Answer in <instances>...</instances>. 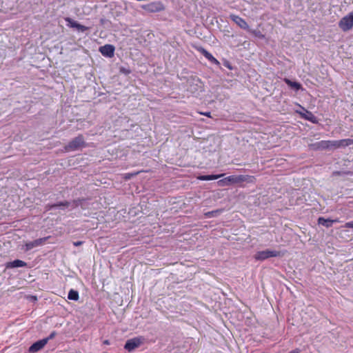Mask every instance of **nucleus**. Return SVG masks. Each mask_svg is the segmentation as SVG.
<instances>
[{
  "mask_svg": "<svg viewBox=\"0 0 353 353\" xmlns=\"http://www.w3.org/2000/svg\"><path fill=\"white\" fill-rule=\"evenodd\" d=\"M85 146L86 143L84 137L83 135L80 134L72 139L68 145L65 146V150L66 152H71L85 148Z\"/></svg>",
  "mask_w": 353,
  "mask_h": 353,
  "instance_id": "nucleus-1",
  "label": "nucleus"
},
{
  "mask_svg": "<svg viewBox=\"0 0 353 353\" xmlns=\"http://www.w3.org/2000/svg\"><path fill=\"white\" fill-rule=\"evenodd\" d=\"M283 254L281 251L265 250L262 251H258L254 256L256 261H265L272 257L282 256Z\"/></svg>",
  "mask_w": 353,
  "mask_h": 353,
  "instance_id": "nucleus-2",
  "label": "nucleus"
},
{
  "mask_svg": "<svg viewBox=\"0 0 353 353\" xmlns=\"http://www.w3.org/2000/svg\"><path fill=\"white\" fill-rule=\"evenodd\" d=\"M245 181V176L243 175H230L217 181L219 186L223 187L230 185L234 183H238Z\"/></svg>",
  "mask_w": 353,
  "mask_h": 353,
  "instance_id": "nucleus-3",
  "label": "nucleus"
},
{
  "mask_svg": "<svg viewBox=\"0 0 353 353\" xmlns=\"http://www.w3.org/2000/svg\"><path fill=\"white\" fill-rule=\"evenodd\" d=\"M339 28L344 32H347L353 28V12L343 17L339 22Z\"/></svg>",
  "mask_w": 353,
  "mask_h": 353,
  "instance_id": "nucleus-4",
  "label": "nucleus"
},
{
  "mask_svg": "<svg viewBox=\"0 0 353 353\" xmlns=\"http://www.w3.org/2000/svg\"><path fill=\"white\" fill-rule=\"evenodd\" d=\"M143 339L142 337H134L131 339H128L124 345V348L128 352H132L134 349L137 348L143 343Z\"/></svg>",
  "mask_w": 353,
  "mask_h": 353,
  "instance_id": "nucleus-5",
  "label": "nucleus"
},
{
  "mask_svg": "<svg viewBox=\"0 0 353 353\" xmlns=\"http://www.w3.org/2000/svg\"><path fill=\"white\" fill-rule=\"evenodd\" d=\"M143 8L150 12H159L163 10L165 8L161 1H154L143 6Z\"/></svg>",
  "mask_w": 353,
  "mask_h": 353,
  "instance_id": "nucleus-6",
  "label": "nucleus"
},
{
  "mask_svg": "<svg viewBox=\"0 0 353 353\" xmlns=\"http://www.w3.org/2000/svg\"><path fill=\"white\" fill-rule=\"evenodd\" d=\"M230 19L234 22L239 28L245 30H250V27L247 22L241 17L236 14H230Z\"/></svg>",
  "mask_w": 353,
  "mask_h": 353,
  "instance_id": "nucleus-7",
  "label": "nucleus"
},
{
  "mask_svg": "<svg viewBox=\"0 0 353 353\" xmlns=\"http://www.w3.org/2000/svg\"><path fill=\"white\" fill-rule=\"evenodd\" d=\"M49 237L40 238V239L34 240L32 241H29V242L26 243L25 250L29 251V250L33 249L34 248L39 247V246L43 245L44 243L46 241V240Z\"/></svg>",
  "mask_w": 353,
  "mask_h": 353,
  "instance_id": "nucleus-8",
  "label": "nucleus"
},
{
  "mask_svg": "<svg viewBox=\"0 0 353 353\" xmlns=\"http://www.w3.org/2000/svg\"><path fill=\"white\" fill-rule=\"evenodd\" d=\"M114 47L110 44H106L99 48V52L104 57L111 58L114 54Z\"/></svg>",
  "mask_w": 353,
  "mask_h": 353,
  "instance_id": "nucleus-9",
  "label": "nucleus"
},
{
  "mask_svg": "<svg viewBox=\"0 0 353 353\" xmlns=\"http://www.w3.org/2000/svg\"><path fill=\"white\" fill-rule=\"evenodd\" d=\"M47 339H41L34 343L28 349L30 353H34L41 350L46 344Z\"/></svg>",
  "mask_w": 353,
  "mask_h": 353,
  "instance_id": "nucleus-10",
  "label": "nucleus"
},
{
  "mask_svg": "<svg viewBox=\"0 0 353 353\" xmlns=\"http://www.w3.org/2000/svg\"><path fill=\"white\" fill-rule=\"evenodd\" d=\"M340 221L339 219H325L324 217H319L318 219V224L322 225L325 226L327 228H331L334 223H339Z\"/></svg>",
  "mask_w": 353,
  "mask_h": 353,
  "instance_id": "nucleus-11",
  "label": "nucleus"
},
{
  "mask_svg": "<svg viewBox=\"0 0 353 353\" xmlns=\"http://www.w3.org/2000/svg\"><path fill=\"white\" fill-rule=\"evenodd\" d=\"M310 147L314 150H329L328 140L316 142L311 144Z\"/></svg>",
  "mask_w": 353,
  "mask_h": 353,
  "instance_id": "nucleus-12",
  "label": "nucleus"
},
{
  "mask_svg": "<svg viewBox=\"0 0 353 353\" xmlns=\"http://www.w3.org/2000/svg\"><path fill=\"white\" fill-rule=\"evenodd\" d=\"M199 51L211 63L217 65L220 64L219 61L216 58H214L211 53H210L203 48H200Z\"/></svg>",
  "mask_w": 353,
  "mask_h": 353,
  "instance_id": "nucleus-13",
  "label": "nucleus"
},
{
  "mask_svg": "<svg viewBox=\"0 0 353 353\" xmlns=\"http://www.w3.org/2000/svg\"><path fill=\"white\" fill-rule=\"evenodd\" d=\"M304 113L300 112L302 118L312 122V123H318V119L311 112L306 110H304Z\"/></svg>",
  "mask_w": 353,
  "mask_h": 353,
  "instance_id": "nucleus-14",
  "label": "nucleus"
},
{
  "mask_svg": "<svg viewBox=\"0 0 353 353\" xmlns=\"http://www.w3.org/2000/svg\"><path fill=\"white\" fill-rule=\"evenodd\" d=\"M27 263L21 260L16 259L11 262H9L6 265V268H23L26 267Z\"/></svg>",
  "mask_w": 353,
  "mask_h": 353,
  "instance_id": "nucleus-15",
  "label": "nucleus"
},
{
  "mask_svg": "<svg viewBox=\"0 0 353 353\" xmlns=\"http://www.w3.org/2000/svg\"><path fill=\"white\" fill-rule=\"evenodd\" d=\"M284 82L292 88L294 89L295 90H299L302 88V85L300 83L296 81H292L289 79H284Z\"/></svg>",
  "mask_w": 353,
  "mask_h": 353,
  "instance_id": "nucleus-16",
  "label": "nucleus"
},
{
  "mask_svg": "<svg viewBox=\"0 0 353 353\" xmlns=\"http://www.w3.org/2000/svg\"><path fill=\"white\" fill-rule=\"evenodd\" d=\"M223 174H209V175H201L198 176V179L201 181H211L218 179L221 177Z\"/></svg>",
  "mask_w": 353,
  "mask_h": 353,
  "instance_id": "nucleus-17",
  "label": "nucleus"
},
{
  "mask_svg": "<svg viewBox=\"0 0 353 353\" xmlns=\"http://www.w3.org/2000/svg\"><path fill=\"white\" fill-rule=\"evenodd\" d=\"M79 298V292L77 290L71 289L68 294V299L72 301H77Z\"/></svg>",
  "mask_w": 353,
  "mask_h": 353,
  "instance_id": "nucleus-18",
  "label": "nucleus"
},
{
  "mask_svg": "<svg viewBox=\"0 0 353 353\" xmlns=\"http://www.w3.org/2000/svg\"><path fill=\"white\" fill-rule=\"evenodd\" d=\"M338 141L340 145V148H345L346 146L353 145V139H345Z\"/></svg>",
  "mask_w": 353,
  "mask_h": 353,
  "instance_id": "nucleus-19",
  "label": "nucleus"
},
{
  "mask_svg": "<svg viewBox=\"0 0 353 353\" xmlns=\"http://www.w3.org/2000/svg\"><path fill=\"white\" fill-rule=\"evenodd\" d=\"M85 201V199H78L73 200L72 202H70L71 203V205H70L71 209H74L79 205L82 206L83 203Z\"/></svg>",
  "mask_w": 353,
  "mask_h": 353,
  "instance_id": "nucleus-20",
  "label": "nucleus"
},
{
  "mask_svg": "<svg viewBox=\"0 0 353 353\" xmlns=\"http://www.w3.org/2000/svg\"><path fill=\"white\" fill-rule=\"evenodd\" d=\"M55 204V208H60L61 209L63 210L65 209V208H68L71 205V203L70 201H60V202H58L57 203H54Z\"/></svg>",
  "mask_w": 353,
  "mask_h": 353,
  "instance_id": "nucleus-21",
  "label": "nucleus"
},
{
  "mask_svg": "<svg viewBox=\"0 0 353 353\" xmlns=\"http://www.w3.org/2000/svg\"><path fill=\"white\" fill-rule=\"evenodd\" d=\"M248 32H250L251 34H252L253 35H254L255 37H256L258 38H260V39L264 38V35L259 30H252L250 28V30H248Z\"/></svg>",
  "mask_w": 353,
  "mask_h": 353,
  "instance_id": "nucleus-22",
  "label": "nucleus"
},
{
  "mask_svg": "<svg viewBox=\"0 0 353 353\" xmlns=\"http://www.w3.org/2000/svg\"><path fill=\"white\" fill-rule=\"evenodd\" d=\"M329 150L332 148H339L340 145L339 143V141H331L328 140Z\"/></svg>",
  "mask_w": 353,
  "mask_h": 353,
  "instance_id": "nucleus-23",
  "label": "nucleus"
},
{
  "mask_svg": "<svg viewBox=\"0 0 353 353\" xmlns=\"http://www.w3.org/2000/svg\"><path fill=\"white\" fill-rule=\"evenodd\" d=\"M65 20H66V21L70 23V27H72V28H77V26L79 24V23H77V21L71 19L70 18H67Z\"/></svg>",
  "mask_w": 353,
  "mask_h": 353,
  "instance_id": "nucleus-24",
  "label": "nucleus"
},
{
  "mask_svg": "<svg viewBox=\"0 0 353 353\" xmlns=\"http://www.w3.org/2000/svg\"><path fill=\"white\" fill-rule=\"evenodd\" d=\"M139 173V172H130V173H126L125 174L124 179L126 180L130 179L132 177L135 176Z\"/></svg>",
  "mask_w": 353,
  "mask_h": 353,
  "instance_id": "nucleus-25",
  "label": "nucleus"
},
{
  "mask_svg": "<svg viewBox=\"0 0 353 353\" xmlns=\"http://www.w3.org/2000/svg\"><path fill=\"white\" fill-rule=\"evenodd\" d=\"M79 31L81 32H83L85 31H86L87 30H88V28L85 26H83L81 24H79L78 26H77V28Z\"/></svg>",
  "mask_w": 353,
  "mask_h": 353,
  "instance_id": "nucleus-26",
  "label": "nucleus"
},
{
  "mask_svg": "<svg viewBox=\"0 0 353 353\" xmlns=\"http://www.w3.org/2000/svg\"><path fill=\"white\" fill-rule=\"evenodd\" d=\"M54 208H55V204H54H54H47V205H46V206H45V210H46V212H47V211H50V210H53V209H54Z\"/></svg>",
  "mask_w": 353,
  "mask_h": 353,
  "instance_id": "nucleus-27",
  "label": "nucleus"
},
{
  "mask_svg": "<svg viewBox=\"0 0 353 353\" xmlns=\"http://www.w3.org/2000/svg\"><path fill=\"white\" fill-rule=\"evenodd\" d=\"M120 72L125 75L129 74L130 73V70L128 68L121 67L120 68Z\"/></svg>",
  "mask_w": 353,
  "mask_h": 353,
  "instance_id": "nucleus-28",
  "label": "nucleus"
},
{
  "mask_svg": "<svg viewBox=\"0 0 353 353\" xmlns=\"http://www.w3.org/2000/svg\"><path fill=\"white\" fill-rule=\"evenodd\" d=\"M56 336V332H52L48 337L45 338L44 339L46 340V343H48V341L50 339H52Z\"/></svg>",
  "mask_w": 353,
  "mask_h": 353,
  "instance_id": "nucleus-29",
  "label": "nucleus"
},
{
  "mask_svg": "<svg viewBox=\"0 0 353 353\" xmlns=\"http://www.w3.org/2000/svg\"><path fill=\"white\" fill-rule=\"evenodd\" d=\"M344 228H353V221L346 223L344 225Z\"/></svg>",
  "mask_w": 353,
  "mask_h": 353,
  "instance_id": "nucleus-30",
  "label": "nucleus"
},
{
  "mask_svg": "<svg viewBox=\"0 0 353 353\" xmlns=\"http://www.w3.org/2000/svg\"><path fill=\"white\" fill-rule=\"evenodd\" d=\"M224 66L227 67L228 68L232 70V68L230 65V63L228 62V61H225L224 63H223Z\"/></svg>",
  "mask_w": 353,
  "mask_h": 353,
  "instance_id": "nucleus-31",
  "label": "nucleus"
},
{
  "mask_svg": "<svg viewBox=\"0 0 353 353\" xmlns=\"http://www.w3.org/2000/svg\"><path fill=\"white\" fill-rule=\"evenodd\" d=\"M82 244H83V241H75V242L73 243V245L74 246H76V247L77 246H79V245H81Z\"/></svg>",
  "mask_w": 353,
  "mask_h": 353,
  "instance_id": "nucleus-32",
  "label": "nucleus"
},
{
  "mask_svg": "<svg viewBox=\"0 0 353 353\" xmlns=\"http://www.w3.org/2000/svg\"><path fill=\"white\" fill-rule=\"evenodd\" d=\"M215 212H214V211L208 212V213H206V216L208 217H211L213 216L214 213H215Z\"/></svg>",
  "mask_w": 353,
  "mask_h": 353,
  "instance_id": "nucleus-33",
  "label": "nucleus"
},
{
  "mask_svg": "<svg viewBox=\"0 0 353 353\" xmlns=\"http://www.w3.org/2000/svg\"><path fill=\"white\" fill-rule=\"evenodd\" d=\"M301 350L299 349V348H296L293 350H292L291 352H290L289 353H300Z\"/></svg>",
  "mask_w": 353,
  "mask_h": 353,
  "instance_id": "nucleus-34",
  "label": "nucleus"
},
{
  "mask_svg": "<svg viewBox=\"0 0 353 353\" xmlns=\"http://www.w3.org/2000/svg\"><path fill=\"white\" fill-rule=\"evenodd\" d=\"M202 114L205 115V116H207L208 117H210V112H205V113H201Z\"/></svg>",
  "mask_w": 353,
  "mask_h": 353,
  "instance_id": "nucleus-35",
  "label": "nucleus"
},
{
  "mask_svg": "<svg viewBox=\"0 0 353 353\" xmlns=\"http://www.w3.org/2000/svg\"><path fill=\"white\" fill-rule=\"evenodd\" d=\"M103 343L105 344V345H109L110 342H109L108 340H105V341H104Z\"/></svg>",
  "mask_w": 353,
  "mask_h": 353,
  "instance_id": "nucleus-36",
  "label": "nucleus"
}]
</instances>
